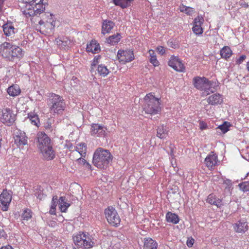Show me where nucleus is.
I'll return each mask as SVG.
<instances>
[{
    "label": "nucleus",
    "mask_w": 249,
    "mask_h": 249,
    "mask_svg": "<svg viewBox=\"0 0 249 249\" xmlns=\"http://www.w3.org/2000/svg\"><path fill=\"white\" fill-rule=\"evenodd\" d=\"M65 197L61 196L59 199V207L60 211L62 212L65 213L67 211V209L70 206V204L66 202Z\"/></svg>",
    "instance_id": "cd10ccee"
},
{
    "label": "nucleus",
    "mask_w": 249,
    "mask_h": 249,
    "mask_svg": "<svg viewBox=\"0 0 249 249\" xmlns=\"http://www.w3.org/2000/svg\"><path fill=\"white\" fill-rule=\"evenodd\" d=\"M207 202L211 205L216 206L220 208L222 205V200L217 198L213 194H210L207 197Z\"/></svg>",
    "instance_id": "412c9836"
},
{
    "label": "nucleus",
    "mask_w": 249,
    "mask_h": 249,
    "mask_svg": "<svg viewBox=\"0 0 249 249\" xmlns=\"http://www.w3.org/2000/svg\"><path fill=\"white\" fill-rule=\"evenodd\" d=\"M45 26L48 27H51L52 28H53L54 27V25L53 24V22L52 21H47L45 23Z\"/></svg>",
    "instance_id": "de8ad7c7"
},
{
    "label": "nucleus",
    "mask_w": 249,
    "mask_h": 249,
    "mask_svg": "<svg viewBox=\"0 0 249 249\" xmlns=\"http://www.w3.org/2000/svg\"><path fill=\"white\" fill-rule=\"evenodd\" d=\"M193 32L196 35H201L203 33V29L201 26L194 25L192 28Z\"/></svg>",
    "instance_id": "ea45409f"
},
{
    "label": "nucleus",
    "mask_w": 249,
    "mask_h": 249,
    "mask_svg": "<svg viewBox=\"0 0 249 249\" xmlns=\"http://www.w3.org/2000/svg\"><path fill=\"white\" fill-rule=\"evenodd\" d=\"M77 161L79 162V164L84 165V164H85L87 161L84 159L80 158L77 159Z\"/></svg>",
    "instance_id": "09e8293b"
},
{
    "label": "nucleus",
    "mask_w": 249,
    "mask_h": 249,
    "mask_svg": "<svg viewBox=\"0 0 249 249\" xmlns=\"http://www.w3.org/2000/svg\"><path fill=\"white\" fill-rule=\"evenodd\" d=\"M168 65L177 71L182 72L185 70L184 65L177 56L172 55L168 61Z\"/></svg>",
    "instance_id": "ddd939ff"
},
{
    "label": "nucleus",
    "mask_w": 249,
    "mask_h": 249,
    "mask_svg": "<svg viewBox=\"0 0 249 249\" xmlns=\"http://www.w3.org/2000/svg\"><path fill=\"white\" fill-rule=\"evenodd\" d=\"M157 50L159 53L161 55L165 53V50L164 48L162 46H158L157 48Z\"/></svg>",
    "instance_id": "a18cd8bd"
},
{
    "label": "nucleus",
    "mask_w": 249,
    "mask_h": 249,
    "mask_svg": "<svg viewBox=\"0 0 249 249\" xmlns=\"http://www.w3.org/2000/svg\"><path fill=\"white\" fill-rule=\"evenodd\" d=\"M223 184L225 185V189L230 191L232 188V184L231 180L229 179H225L223 180Z\"/></svg>",
    "instance_id": "58836bf2"
},
{
    "label": "nucleus",
    "mask_w": 249,
    "mask_h": 249,
    "mask_svg": "<svg viewBox=\"0 0 249 249\" xmlns=\"http://www.w3.org/2000/svg\"><path fill=\"white\" fill-rule=\"evenodd\" d=\"M37 147L40 151L44 158L50 160L55 158V153L53 150L51 139L43 132H38L36 138Z\"/></svg>",
    "instance_id": "f257e3e1"
},
{
    "label": "nucleus",
    "mask_w": 249,
    "mask_h": 249,
    "mask_svg": "<svg viewBox=\"0 0 249 249\" xmlns=\"http://www.w3.org/2000/svg\"><path fill=\"white\" fill-rule=\"evenodd\" d=\"M143 247L145 249H157L158 243L151 238H145Z\"/></svg>",
    "instance_id": "5701e85b"
},
{
    "label": "nucleus",
    "mask_w": 249,
    "mask_h": 249,
    "mask_svg": "<svg viewBox=\"0 0 249 249\" xmlns=\"http://www.w3.org/2000/svg\"><path fill=\"white\" fill-rule=\"evenodd\" d=\"M207 101L209 105L215 106L221 104L223 103V98L220 94L216 93L209 96Z\"/></svg>",
    "instance_id": "a211bd4d"
},
{
    "label": "nucleus",
    "mask_w": 249,
    "mask_h": 249,
    "mask_svg": "<svg viewBox=\"0 0 249 249\" xmlns=\"http://www.w3.org/2000/svg\"><path fill=\"white\" fill-rule=\"evenodd\" d=\"M28 117L32 124L38 126V124H39V120L36 114L31 112L28 114Z\"/></svg>",
    "instance_id": "7c9ffc66"
},
{
    "label": "nucleus",
    "mask_w": 249,
    "mask_h": 249,
    "mask_svg": "<svg viewBox=\"0 0 249 249\" xmlns=\"http://www.w3.org/2000/svg\"><path fill=\"white\" fill-rule=\"evenodd\" d=\"M231 126L230 123L225 121L223 124L219 125L217 129H220L223 133H226L229 130V127Z\"/></svg>",
    "instance_id": "72a5a7b5"
},
{
    "label": "nucleus",
    "mask_w": 249,
    "mask_h": 249,
    "mask_svg": "<svg viewBox=\"0 0 249 249\" xmlns=\"http://www.w3.org/2000/svg\"><path fill=\"white\" fill-rule=\"evenodd\" d=\"M121 38V34L120 33H117L116 34L109 36L107 39V42L111 45H115L120 41Z\"/></svg>",
    "instance_id": "b1692460"
},
{
    "label": "nucleus",
    "mask_w": 249,
    "mask_h": 249,
    "mask_svg": "<svg viewBox=\"0 0 249 249\" xmlns=\"http://www.w3.org/2000/svg\"><path fill=\"white\" fill-rule=\"evenodd\" d=\"M166 219L168 222L173 224H177L179 221V218L177 214L169 212L166 213Z\"/></svg>",
    "instance_id": "a878e982"
},
{
    "label": "nucleus",
    "mask_w": 249,
    "mask_h": 249,
    "mask_svg": "<svg viewBox=\"0 0 249 249\" xmlns=\"http://www.w3.org/2000/svg\"><path fill=\"white\" fill-rule=\"evenodd\" d=\"M7 93L10 96H16L20 93L19 87L17 85H13L7 89Z\"/></svg>",
    "instance_id": "393cba45"
},
{
    "label": "nucleus",
    "mask_w": 249,
    "mask_h": 249,
    "mask_svg": "<svg viewBox=\"0 0 249 249\" xmlns=\"http://www.w3.org/2000/svg\"><path fill=\"white\" fill-rule=\"evenodd\" d=\"M246 56L245 55H242L239 57L236 61V64L240 65L246 59Z\"/></svg>",
    "instance_id": "37998d69"
},
{
    "label": "nucleus",
    "mask_w": 249,
    "mask_h": 249,
    "mask_svg": "<svg viewBox=\"0 0 249 249\" xmlns=\"http://www.w3.org/2000/svg\"><path fill=\"white\" fill-rule=\"evenodd\" d=\"M238 186L240 189L244 192H247L249 191V182L244 181L239 184Z\"/></svg>",
    "instance_id": "e433bc0d"
},
{
    "label": "nucleus",
    "mask_w": 249,
    "mask_h": 249,
    "mask_svg": "<svg viewBox=\"0 0 249 249\" xmlns=\"http://www.w3.org/2000/svg\"><path fill=\"white\" fill-rule=\"evenodd\" d=\"M97 71L98 73L103 77L107 76L109 73V70L107 67L102 64L98 66Z\"/></svg>",
    "instance_id": "473e14b6"
},
{
    "label": "nucleus",
    "mask_w": 249,
    "mask_h": 249,
    "mask_svg": "<svg viewBox=\"0 0 249 249\" xmlns=\"http://www.w3.org/2000/svg\"><path fill=\"white\" fill-rule=\"evenodd\" d=\"M115 25V23L110 20H104L102 25V34L105 35L109 33Z\"/></svg>",
    "instance_id": "dca6fc26"
},
{
    "label": "nucleus",
    "mask_w": 249,
    "mask_h": 249,
    "mask_svg": "<svg viewBox=\"0 0 249 249\" xmlns=\"http://www.w3.org/2000/svg\"><path fill=\"white\" fill-rule=\"evenodd\" d=\"M181 11L185 12L188 15H190L194 13V10L193 8L183 6L182 7V9L181 10Z\"/></svg>",
    "instance_id": "a19ab883"
},
{
    "label": "nucleus",
    "mask_w": 249,
    "mask_h": 249,
    "mask_svg": "<svg viewBox=\"0 0 249 249\" xmlns=\"http://www.w3.org/2000/svg\"><path fill=\"white\" fill-rule=\"evenodd\" d=\"M117 57L120 62L124 63L132 61L134 59L133 51L131 50H119Z\"/></svg>",
    "instance_id": "f8f14e48"
},
{
    "label": "nucleus",
    "mask_w": 249,
    "mask_h": 249,
    "mask_svg": "<svg viewBox=\"0 0 249 249\" xmlns=\"http://www.w3.org/2000/svg\"><path fill=\"white\" fill-rule=\"evenodd\" d=\"M6 236L7 235L4 230L2 229V228L0 227V237H3L6 238Z\"/></svg>",
    "instance_id": "49530a36"
},
{
    "label": "nucleus",
    "mask_w": 249,
    "mask_h": 249,
    "mask_svg": "<svg viewBox=\"0 0 249 249\" xmlns=\"http://www.w3.org/2000/svg\"><path fill=\"white\" fill-rule=\"evenodd\" d=\"M113 1L115 5L124 9L130 5L131 0H113Z\"/></svg>",
    "instance_id": "c756f323"
},
{
    "label": "nucleus",
    "mask_w": 249,
    "mask_h": 249,
    "mask_svg": "<svg viewBox=\"0 0 249 249\" xmlns=\"http://www.w3.org/2000/svg\"><path fill=\"white\" fill-rule=\"evenodd\" d=\"M193 83L194 87L197 89L200 90H210L215 83L212 81H210L205 77L196 76L194 77Z\"/></svg>",
    "instance_id": "0eeeda50"
},
{
    "label": "nucleus",
    "mask_w": 249,
    "mask_h": 249,
    "mask_svg": "<svg viewBox=\"0 0 249 249\" xmlns=\"http://www.w3.org/2000/svg\"><path fill=\"white\" fill-rule=\"evenodd\" d=\"M58 203L57 201V196H54L53 197L52 201H51V206L50 210V213L52 215L55 214V208Z\"/></svg>",
    "instance_id": "2f4dec72"
},
{
    "label": "nucleus",
    "mask_w": 249,
    "mask_h": 249,
    "mask_svg": "<svg viewBox=\"0 0 249 249\" xmlns=\"http://www.w3.org/2000/svg\"><path fill=\"white\" fill-rule=\"evenodd\" d=\"M86 50L87 52H91L93 53H98L100 51V45L95 40H91L87 45Z\"/></svg>",
    "instance_id": "aec40b11"
},
{
    "label": "nucleus",
    "mask_w": 249,
    "mask_h": 249,
    "mask_svg": "<svg viewBox=\"0 0 249 249\" xmlns=\"http://www.w3.org/2000/svg\"><path fill=\"white\" fill-rule=\"evenodd\" d=\"M0 249H14L13 247L10 245H7L5 247H2Z\"/></svg>",
    "instance_id": "3c124183"
},
{
    "label": "nucleus",
    "mask_w": 249,
    "mask_h": 249,
    "mask_svg": "<svg viewBox=\"0 0 249 249\" xmlns=\"http://www.w3.org/2000/svg\"><path fill=\"white\" fill-rule=\"evenodd\" d=\"M47 104L50 112L53 114H62L66 107L63 97L53 93L50 94Z\"/></svg>",
    "instance_id": "20e7f679"
},
{
    "label": "nucleus",
    "mask_w": 249,
    "mask_h": 249,
    "mask_svg": "<svg viewBox=\"0 0 249 249\" xmlns=\"http://www.w3.org/2000/svg\"><path fill=\"white\" fill-rule=\"evenodd\" d=\"M0 53L3 58L11 61L19 59L23 56L20 48L6 42L0 45Z\"/></svg>",
    "instance_id": "f03ea898"
},
{
    "label": "nucleus",
    "mask_w": 249,
    "mask_h": 249,
    "mask_svg": "<svg viewBox=\"0 0 249 249\" xmlns=\"http://www.w3.org/2000/svg\"><path fill=\"white\" fill-rule=\"evenodd\" d=\"M204 22V18L202 17L198 16L194 19V25H197L198 26H201L202 24Z\"/></svg>",
    "instance_id": "4c0bfd02"
},
{
    "label": "nucleus",
    "mask_w": 249,
    "mask_h": 249,
    "mask_svg": "<svg viewBox=\"0 0 249 249\" xmlns=\"http://www.w3.org/2000/svg\"><path fill=\"white\" fill-rule=\"evenodd\" d=\"M150 54V62L155 67L158 66L159 65V62L157 59L156 55L153 50L149 51Z\"/></svg>",
    "instance_id": "f704fd0d"
},
{
    "label": "nucleus",
    "mask_w": 249,
    "mask_h": 249,
    "mask_svg": "<svg viewBox=\"0 0 249 249\" xmlns=\"http://www.w3.org/2000/svg\"><path fill=\"white\" fill-rule=\"evenodd\" d=\"M217 156L215 154H213V152H212L211 154L208 155L205 160V164L209 169H213L217 165Z\"/></svg>",
    "instance_id": "2eb2a0df"
},
{
    "label": "nucleus",
    "mask_w": 249,
    "mask_h": 249,
    "mask_svg": "<svg viewBox=\"0 0 249 249\" xmlns=\"http://www.w3.org/2000/svg\"><path fill=\"white\" fill-rule=\"evenodd\" d=\"M0 120L3 124L8 126H11L16 120V115L13 113V110L10 108H3L1 110Z\"/></svg>",
    "instance_id": "1a4fd4ad"
},
{
    "label": "nucleus",
    "mask_w": 249,
    "mask_h": 249,
    "mask_svg": "<svg viewBox=\"0 0 249 249\" xmlns=\"http://www.w3.org/2000/svg\"><path fill=\"white\" fill-rule=\"evenodd\" d=\"M143 109L144 112L150 115H155L161 111L160 99L156 98L151 93H148L144 98Z\"/></svg>",
    "instance_id": "39448f33"
},
{
    "label": "nucleus",
    "mask_w": 249,
    "mask_h": 249,
    "mask_svg": "<svg viewBox=\"0 0 249 249\" xmlns=\"http://www.w3.org/2000/svg\"><path fill=\"white\" fill-rule=\"evenodd\" d=\"M73 249H76V248H74Z\"/></svg>",
    "instance_id": "4d7b16f0"
},
{
    "label": "nucleus",
    "mask_w": 249,
    "mask_h": 249,
    "mask_svg": "<svg viewBox=\"0 0 249 249\" xmlns=\"http://www.w3.org/2000/svg\"><path fill=\"white\" fill-rule=\"evenodd\" d=\"M44 23V21L42 20H40L39 21V24L41 25L42 24H43Z\"/></svg>",
    "instance_id": "5fc2aeb1"
},
{
    "label": "nucleus",
    "mask_w": 249,
    "mask_h": 249,
    "mask_svg": "<svg viewBox=\"0 0 249 249\" xmlns=\"http://www.w3.org/2000/svg\"><path fill=\"white\" fill-rule=\"evenodd\" d=\"M168 128L166 125H160L157 129V136L160 139H165L168 135Z\"/></svg>",
    "instance_id": "4be33fe9"
},
{
    "label": "nucleus",
    "mask_w": 249,
    "mask_h": 249,
    "mask_svg": "<svg viewBox=\"0 0 249 249\" xmlns=\"http://www.w3.org/2000/svg\"><path fill=\"white\" fill-rule=\"evenodd\" d=\"M232 52L228 46H224L220 50V55L222 58L227 59L231 57Z\"/></svg>",
    "instance_id": "bb28decb"
},
{
    "label": "nucleus",
    "mask_w": 249,
    "mask_h": 249,
    "mask_svg": "<svg viewBox=\"0 0 249 249\" xmlns=\"http://www.w3.org/2000/svg\"><path fill=\"white\" fill-rule=\"evenodd\" d=\"M107 222L113 226H118L121 219L116 210L112 206H108L104 212Z\"/></svg>",
    "instance_id": "6e6552de"
},
{
    "label": "nucleus",
    "mask_w": 249,
    "mask_h": 249,
    "mask_svg": "<svg viewBox=\"0 0 249 249\" xmlns=\"http://www.w3.org/2000/svg\"><path fill=\"white\" fill-rule=\"evenodd\" d=\"M107 128L102 124H92L91 125L90 133L93 136L96 135L98 137H103L106 135Z\"/></svg>",
    "instance_id": "4468645a"
},
{
    "label": "nucleus",
    "mask_w": 249,
    "mask_h": 249,
    "mask_svg": "<svg viewBox=\"0 0 249 249\" xmlns=\"http://www.w3.org/2000/svg\"><path fill=\"white\" fill-rule=\"evenodd\" d=\"M12 195L6 190H4L0 195V207L3 211L8 210L11 201Z\"/></svg>",
    "instance_id": "9b49d317"
},
{
    "label": "nucleus",
    "mask_w": 249,
    "mask_h": 249,
    "mask_svg": "<svg viewBox=\"0 0 249 249\" xmlns=\"http://www.w3.org/2000/svg\"><path fill=\"white\" fill-rule=\"evenodd\" d=\"M247 68L248 71H249V61L247 64Z\"/></svg>",
    "instance_id": "6e6d98bb"
},
{
    "label": "nucleus",
    "mask_w": 249,
    "mask_h": 249,
    "mask_svg": "<svg viewBox=\"0 0 249 249\" xmlns=\"http://www.w3.org/2000/svg\"><path fill=\"white\" fill-rule=\"evenodd\" d=\"M3 31L4 35L6 36L12 37L17 31L12 22H7L4 24L2 26Z\"/></svg>",
    "instance_id": "6ab92c4d"
},
{
    "label": "nucleus",
    "mask_w": 249,
    "mask_h": 249,
    "mask_svg": "<svg viewBox=\"0 0 249 249\" xmlns=\"http://www.w3.org/2000/svg\"><path fill=\"white\" fill-rule=\"evenodd\" d=\"M32 217V211L31 210L27 209H25L21 214V218L22 220L28 221Z\"/></svg>",
    "instance_id": "c9c22d12"
},
{
    "label": "nucleus",
    "mask_w": 249,
    "mask_h": 249,
    "mask_svg": "<svg viewBox=\"0 0 249 249\" xmlns=\"http://www.w3.org/2000/svg\"><path fill=\"white\" fill-rule=\"evenodd\" d=\"M194 243V239L193 238H189L187 240V245L188 247H192Z\"/></svg>",
    "instance_id": "c03bdc74"
},
{
    "label": "nucleus",
    "mask_w": 249,
    "mask_h": 249,
    "mask_svg": "<svg viewBox=\"0 0 249 249\" xmlns=\"http://www.w3.org/2000/svg\"><path fill=\"white\" fill-rule=\"evenodd\" d=\"M61 41H62V44H63V45L65 46H69L71 44V41L70 40H67L66 41L63 40H62Z\"/></svg>",
    "instance_id": "8fccbe9b"
},
{
    "label": "nucleus",
    "mask_w": 249,
    "mask_h": 249,
    "mask_svg": "<svg viewBox=\"0 0 249 249\" xmlns=\"http://www.w3.org/2000/svg\"><path fill=\"white\" fill-rule=\"evenodd\" d=\"M83 165L89 169H91V166L88 161H86Z\"/></svg>",
    "instance_id": "603ef678"
},
{
    "label": "nucleus",
    "mask_w": 249,
    "mask_h": 249,
    "mask_svg": "<svg viewBox=\"0 0 249 249\" xmlns=\"http://www.w3.org/2000/svg\"><path fill=\"white\" fill-rule=\"evenodd\" d=\"M5 0H0V10H1L3 7V5Z\"/></svg>",
    "instance_id": "864d4df0"
},
{
    "label": "nucleus",
    "mask_w": 249,
    "mask_h": 249,
    "mask_svg": "<svg viewBox=\"0 0 249 249\" xmlns=\"http://www.w3.org/2000/svg\"><path fill=\"white\" fill-rule=\"evenodd\" d=\"M13 138L15 143L18 146L25 145L28 143V137L26 133L18 128L14 129Z\"/></svg>",
    "instance_id": "9d476101"
},
{
    "label": "nucleus",
    "mask_w": 249,
    "mask_h": 249,
    "mask_svg": "<svg viewBox=\"0 0 249 249\" xmlns=\"http://www.w3.org/2000/svg\"><path fill=\"white\" fill-rule=\"evenodd\" d=\"M100 58V55H97L94 57L91 65V71L93 70L94 67H95L99 63V60Z\"/></svg>",
    "instance_id": "79ce46f5"
},
{
    "label": "nucleus",
    "mask_w": 249,
    "mask_h": 249,
    "mask_svg": "<svg viewBox=\"0 0 249 249\" xmlns=\"http://www.w3.org/2000/svg\"><path fill=\"white\" fill-rule=\"evenodd\" d=\"M73 240L76 246L82 249H90L95 245L93 238L87 232H79L73 235Z\"/></svg>",
    "instance_id": "423d86ee"
},
{
    "label": "nucleus",
    "mask_w": 249,
    "mask_h": 249,
    "mask_svg": "<svg viewBox=\"0 0 249 249\" xmlns=\"http://www.w3.org/2000/svg\"><path fill=\"white\" fill-rule=\"evenodd\" d=\"M75 150L78 152L82 157H85L86 155L87 145L85 143H80L75 147Z\"/></svg>",
    "instance_id": "c85d7f7f"
},
{
    "label": "nucleus",
    "mask_w": 249,
    "mask_h": 249,
    "mask_svg": "<svg viewBox=\"0 0 249 249\" xmlns=\"http://www.w3.org/2000/svg\"><path fill=\"white\" fill-rule=\"evenodd\" d=\"M234 231L238 233H245L248 230L247 223L244 220H239L233 225Z\"/></svg>",
    "instance_id": "f3484780"
},
{
    "label": "nucleus",
    "mask_w": 249,
    "mask_h": 249,
    "mask_svg": "<svg viewBox=\"0 0 249 249\" xmlns=\"http://www.w3.org/2000/svg\"><path fill=\"white\" fill-rule=\"evenodd\" d=\"M112 160V156L108 150L99 147L94 152L92 162L97 168L105 169Z\"/></svg>",
    "instance_id": "7ed1b4c3"
}]
</instances>
